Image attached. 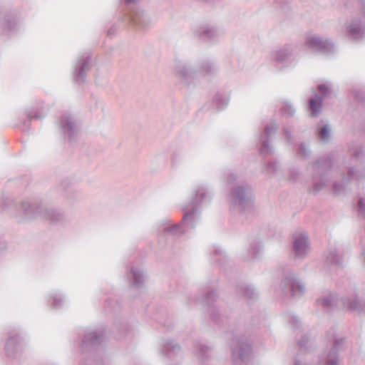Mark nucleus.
Instances as JSON below:
<instances>
[{
    "mask_svg": "<svg viewBox=\"0 0 365 365\" xmlns=\"http://www.w3.org/2000/svg\"><path fill=\"white\" fill-rule=\"evenodd\" d=\"M13 206L14 202L9 198H5L4 195L0 193V213L9 211L10 207Z\"/></svg>",
    "mask_w": 365,
    "mask_h": 365,
    "instance_id": "nucleus-40",
    "label": "nucleus"
},
{
    "mask_svg": "<svg viewBox=\"0 0 365 365\" xmlns=\"http://www.w3.org/2000/svg\"><path fill=\"white\" fill-rule=\"evenodd\" d=\"M272 59L274 66L287 68L296 62L295 47L286 44L272 52Z\"/></svg>",
    "mask_w": 365,
    "mask_h": 365,
    "instance_id": "nucleus-13",
    "label": "nucleus"
},
{
    "mask_svg": "<svg viewBox=\"0 0 365 365\" xmlns=\"http://www.w3.org/2000/svg\"><path fill=\"white\" fill-rule=\"evenodd\" d=\"M345 338L336 334L334 329L326 334L327 348L319 356L318 365H339V353L343 349Z\"/></svg>",
    "mask_w": 365,
    "mask_h": 365,
    "instance_id": "nucleus-8",
    "label": "nucleus"
},
{
    "mask_svg": "<svg viewBox=\"0 0 365 365\" xmlns=\"http://www.w3.org/2000/svg\"><path fill=\"white\" fill-rule=\"evenodd\" d=\"M361 255H362V260L365 263V246L362 249Z\"/></svg>",
    "mask_w": 365,
    "mask_h": 365,
    "instance_id": "nucleus-56",
    "label": "nucleus"
},
{
    "mask_svg": "<svg viewBox=\"0 0 365 365\" xmlns=\"http://www.w3.org/2000/svg\"><path fill=\"white\" fill-rule=\"evenodd\" d=\"M289 323L294 329H298L301 327V322L298 317L294 314L290 316Z\"/></svg>",
    "mask_w": 365,
    "mask_h": 365,
    "instance_id": "nucleus-48",
    "label": "nucleus"
},
{
    "mask_svg": "<svg viewBox=\"0 0 365 365\" xmlns=\"http://www.w3.org/2000/svg\"><path fill=\"white\" fill-rule=\"evenodd\" d=\"M48 307L52 309L58 310L63 307L66 302L65 294L60 290H52L46 297Z\"/></svg>",
    "mask_w": 365,
    "mask_h": 365,
    "instance_id": "nucleus-29",
    "label": "nucleus"
},
{
    "mask_svg": "<svg viewBox=\"0 0 365 365\" xmlns=\"http://www.w3.org/2000/svg\"><path fill=\"white\" fill-rule=\"evenodd\" d=\"M283 133L287 140V142L292 148V150L295 151L296 154L302 158L307 159L310 157L312 151L304 142H302L297 147L294 136L292 135V130L287 128H283Z\"/></svg>",
    "mask_w": 365,
    "mask_h": 365,
    "instance_id": "nucleus-23",
    "label": "nucleus"
},
{
    "mask_svg": "<svg viewBox=\"0 0 365 365\" xmlns=\"http://www.w3.org/2000/svg\"><path fill=\"white\" fill-rule=\"evenodd\" d=\"M234 365H247L252 357V347L247 339L238 329H229L225 334Z\"/></svg>",
    "mask_w": 365,
    "mask_h": 365,
    "instance_id": "nucleus-5",
    "label": "nucleus"
},
{
    "mask_svg": "<svg viewBox=\"0 0 365 365\" xmlns=\"http://www.w3.org/2000/svg\"><path fill=\"white\" fill-rule=\"evenodd\" d=\"M114 327L118 329L119 333L124 334L128 330V324L123 322L121 319H116L114 322Z\"/></svg>",
    "mask_w": 365,
    "mask_h": 365,
    "instance_id": "nucleus-42",
    "label": "nucleus"
},
{
    "mask_svg": "<svg viewBox=\"0 0 365 365\" xmlns=\"http://www.w3.org/2000/svg\"><path fill=\"white\" fill-rule=\"evenodd\" d=\"M155 161L160 167H165L168 163V155L165 153L159 154L155 157Z\"/></svg>",
    "mask_w": 365,
    "mask_h": 365,
    "instance_id": "nucleus-46",
    "label": "nucleus"
},
{
    "mask_svg": "<svg viewBox=\"0 0 365 365\" xmlns=\"http://www.w3.org/2000/svg\"><path fill=\"white\" fill-rule=\"evenodd\" d=\"M229 98L228 93L217 92L214 96L213 104L219 111L222 110L227 106Z\"/></svg>",
    "mask_w": 365,
    "mask_h": 365,
    "instance_id": "nucleus-37",
    "label": "nucleus"
},
{
    "mask_svg": "<svg viewBox=\"0 0 365 365\" xmlns=\"http://www.w3.org/2000/svg\"><path fill=\"white\" fill-rule=\"evenodd\" d=\"M282 115L286 118H292L296 113V109L290 102H285L281 108Z\"/></svg>",
    "mask_w": 365,
    "mask_h": 365,
    "instance_id": "nucleus-39",
    "label": "nucleus"
},
{
    "mask_svg": "<svg viewBox=\"0 0 365 365\" xmlns=\"http://www.w3.org/2000/svg\"><path fill=\"white\" fill-rule=\"evenodd\" d=\"M306 43L308 47L317 52L329 54L334 51V44L328 38H322L319 36H310L307 38Z\"/></svg>",
    "mask_w": 365,
    "mask_h": 365,
    "instance_id": "nucleus-20",
    "label": "nucleus"
},
{
    "mask_svg": "<svg viewBox=\"0 0 365 365\" xmlns=\"http://www.w3.org/2000/svg\"><path fill=\"white\" fill-rule=\"evenodd\" d=\"M139 0H120L126 6V11L119 19V21L125 26H131L135 29L146 31L151 25L152 21L147 13L133 5Z\"/></svg>",
    "mask_w": 365,
    "mask_h": 365,
    "instance_id": "nucleus-7",
    "label": "nucleus"
},
{
    "mask_svg": "<svg viewBox=\"0 0 365 365\" xmlns=\"http://www.w3.org/2000/svg\"><path fill=\"white\" fill-rule=\"evenodd\" d=\"M360 5H361V11L365 17V0H360Z\"/></svg>",
    "mask_w": 365,
    "mask_h": 365,
    "instance_id": "nucleus-51",
    "label": "nucleus"
},
{
    "mask_svg": "<svg viewBox=\"0 0 365 365\" xmlns=\"http://www.w3.org/2000/svg\"><path fill=\"white\" fill-rule=\"evenodd\" d=\"M218 298V294L215 290H210L205 293L201 299V303L204 307L209 309L211 319L218 325L225 323L228 319V316L222 314V311L217 307H214V303Z\"/></svg>",
    "mask_w": 365,
    "mask_h": 365,
    "instance_id": "nucleus-11",
    "label": "nucleus"
},
{
    "mask_svg": "<svg viewBox=\"0 0 365 365\" xmlns=\"http://www.w3.org/2000/svg\"><path fill=\"white\" fill-rule=\"evenodd\" d=\"M217 69L215 63L210 59H202L199 62L197 74L207 75L214 73Z\"/></svg>",
    "mask_w": 365,
    "mask_h": 365,
    "instance_id": "nucleus-36",
    "label": "nucleus"
},
{
    "mask_svg": "<svg viewBox=\"0 0 365 365\" xmlns=\"http://www.w3.org/2000/svg\"><path fill=\"white\" fill-rule=\"evenodd\" d=\"M277 170V163L276 162L268 163L264 168V171L269 175L274 174Z\"/></svg>",
    "mask_w": 365,
    "mask_h": 365,
    "instance_id": "nucleus-47",
    "label": "nucleus"
},
{
    "mask_svg": "<svg viewBox=\"0 0 365 365\" xmlns=\"http://www.w3.org/2000/svg\"><path fill=\"white\" fill-rule=\"evenodd\" d=\"M195 34L201 41L216 43L225 36V32L214 25L202 24L195 29Z\"/></svg>",
    "mask_w": 365,
    "mask_h": 365,
    "instance_id": "nucleus-14",
    "label": "nucleus"
},
{
    "mask_svg": "<svg viewBox=\"0 0 365 365\" xmlns=\"http://www.w3.org/2000/svg\"><path fill=\"white\" fill-rule=\"evenodd\" d=\"M58 128L61 135L70 143L77 140L79 125L76 118L69 113L62 114L58 120Z\"/></svg>",
    "mask_w": 365,
    "mask_h": 365,
    "instance_id": "nucleus-10",
    "label": "nucleus"
},
{
    "mask_svg": "<svg viewBox=\"0 0 365 365\" xmlns=\"http://www.w3.org/2000/svg\"><path fill=\"white\" fill-rule=\"evenodd\" d=\"M348 177L343 176L341 181H335L333 185V193L334 195H339L345 192L346 186L351 179L360 180L362 175L354 167H348Z\"/></svg>",
    "mask_w": 365,
    "mask_h": 365,
    "instance_id": "nucleus-25",
    "label": "nucleus"
},
{
    "mask_svg": "<svg viewBox=\"0 0 365 365\" xmlns=\"http://www.w3.org/2000/svg\"><path fill=\"white\" fill-rule=\"evenodd\" d=\"M177 154L176 153H174L173 154V156H172V162L173 164H175L177 163Z\"/></svg>",
    "mask_w": 365,
    "mask_h": 365,
    "instance_id": "nucleus-55",
    "label": "nucleus"
},
{
    "mask_svg": "<svg viewBox=\"0 0 365 365\" xmlns=\"http://www.w3.org/2000/svg\"><path fill=\"white\" fill-rule=\"evenodd\" d=\"M345 35L349 39L355 41L365 38V21L361 17H352L346 21Z\"/></svg>",
    "mask_w": 365,
    "mask_h": 365,
    "instance_id": "nucleus-18",
    "label": "nucleus"
},
{
    "mask_svg": "<svg viewBox=\"0 0 365 365\" xmlns=\"http://www.w3.org/2000/svg\"><path fill=\"white\" fill-rule=\"evenodd\" d=\"M91 53L86 51L76 60L73 71V79L78 84L86 82V71L91 68Z\"/></svg>",
    "mask_w": 365,
    "mask_h": 365,
    "instance_id": "nucleus-19",
    "label": "nucleus"
},
{
    "mask_svg": "<svg viewBox=\"0 0 365 365\" xmlns=\"http://www.w3.org/2000/svg\"><path fill=\"white\" fill-rule=\"evenodd\" d=\"M25 115H26L27 118L21 122V125H18V126L22 125L29 127L31 120L42 119L43 117H45L46 113L44 112L43 103L41 101H36L34 105L26 108L25 109Z\"/></svg>",
    "mask_w": 365,
    "mask_h": 365,
    "instance_id": "nucleus-24",
    "label": "nucleus"
},
{
    "mask_svg": "<svg viewBox=\"0 0 365 365\" xmlns=\"http://www.w3.org/2000/svg\"><path fill=\"white\" fill-rule=\"evenodd\" d=\"M318 91L320 93H314V96L309 100V108L312 110V115L316 118L322 112L323 100L332 93V86L330 83H324L319 85Z\"/></svg>",
    "mask_w": 365,
    "mask_h": 365,
    "instance_id": "nucleus-15",
    "label": "nucleus"
},
{
    "mask_svg": "<svg viewBox=\"0 0 365 365\" xmlns=\"http://www.w3.org/2000/svg\"><path fill=\"white\" fill-rule=\"evenodd\" d=\"M237 294L247 300L248 303L255 302L259 297V293L254 285L242 283L236 287Z\"/></svg>",
    "mask_w": 365,
    "mask_h": 365,
    "instance_id": "nucleus-30",
    "label": "nucleus"
},
{
    "mask_svg": "<svg viewBox=\"0 0 365 365\" xmlns=\"http://www.w3.org/2000/svg\"><path fill=\"white\" fill-rule=\"evenodd\" d=\"M6 335L7 339L4 345L6 355L9 359H16L24 352L26 342L18 329H8Z\"/></svg>",
    "mask_w": 365,
    "mask_h": 365,
    "instance_id": "nucleus-9",
    "label": "nucleus"
},
{
    "mask_svg": "<svg viewBox=\"0 0 365 365\" xmlns=\"http://www.w3.org/2000/svg\"><path fill=\"white\" fill-rule=\"evenodd\" d=\"M211 351V346L201 342H197L194 345V354L202 364H205L209 360Z\"/></svg>",
    "mask_w": 365,
    "mask_h": 365,
    "instance_id": "nucleus-33",
    "label": "nucleus"
},
{
    "mask_svg": "<svg viewBox=\"0 0 365 365\" xmlns=\"http://www.w3.org/2000/svg\"><path fill=\"white\" fill-rule=\"evenodd\" d=\"M212 198V192L209 188L201 185L195 190L194 195L182 207L184 212L180 223H172L170 220L162 222V231L168 236L178 237L189 230H194L198 222L200 207L208 204Z\"/></svg>",
    "mask_w": 365,
    "mask_h": 365,
    "instance_id": "nucleus-1",
    "label": "nucleus"
},
{
    "mask_svg": "<svg viewBox=\"0 0 365 365\" xmlns=\"http://www.w3.org/2000/svg\"><path fill=\"white\" fill-rule=\"evenodd\" d=\"M68 181H69V180H68V179H66V180H64L62 182V186H63L65 189H66V188L68 187Z\"/></svg>",
    "mask_w": 365,
    "mask_h": 365,
    "instance_id": "nucleus-54",
    "label": "nucleus"
},
{
    "mask_svg": "<svg viewBox=\"0 0 365 365\" xmlns=\"http://www.w3.org/2000/svg\"><path fill=\"white\" fill-rule=\"evenodd\" d=\"M292 239L293 258L295 260H303L308 256L309 250L308 235L306 232L294 233Z\"/></svg>",
    "mask_w": 365,
    "mask_h": 365,
    "instance_id": "nucleus-17",
    "label": "nucleus"
},
{
    "mask_svg": "<svg viewBox=\"0 0 365 365\" xmlns=\"http://www.w3.org/2000/svg\"><path fill=\"white\" fill-rule=\"evenodd\" d=\"M317 302L326 307H330L334 304L335 299L333 295L329 294L327 296L318 299Z\"/></svg>",
    "mask_w": 365,
    "mask_h": 365,
    "instance_id": "nucleus-41",
    "label": "nucleus"
},
{
    "mask_svg": "<svg viewBox=\"0 0 365 365\" xmlns=\"http://www.w3.org/2000/svg\"><path fill=\"white\" fill-rule=\"evenodd\" d=\"M299 177V171L297 168H292L289 169V180L290 181H295L297 180Z\"/></svg>",
    "mask_w": 365,
    "mask_h": 365,
    "instance_id": "nucleus-49",
    "label": "nucleus"
},
{
    "mask_svg": "<svg viewBox=\"0 0 365 365\" xmlns=\"http://www.w3.org/2000/svg\"><path fill=\"white\" fill-rule=\"evenodd\" d=\"M131 288L140 289L147 278L144 269L140 266H131L128 274Z\"/></svg>",
    "mask_w": 365,
    "mask_h": 365,
    "instance_id": "nucleus-27",
    "label": "nucleus"
},
{
    "mask_svg": "<svg viewBox=\"0 0 365 365\" xmlns=\"http://www.w3.org/2000/svg\"><path fill=\"white\" fill-rule=\"evenodd\" d=\"M316 135L323 143H328L331 139V127L327 120H321L317 125Z\"/></svg>",
    "mask_w": 365,
    "mask_h": 365,
    "instance_id": "nucleus-32",
    "label": "nucleus"
},
{
    "mask_svg": "<svg viewBox=\"0 0 365 365\" xmlns=\"http://www.w3.org/2000/svg\"><path fill=\"white\" fill-rule=\"evenodd\" d=\"M344 307L351 312H356L359 315L365 314V301L361 302L356 294L342 298Z\"/></svg>",
    "mask_w": 365,
    "mask_h": 365,
    "instance_id": "nucleus-28",
    "label": "nucleus"
},
{
    "mask_svg": "<svg viewBox=\"0 0 365 365\" xmlns=\"http://www.w3.org/2000/svg\"><path fill=\"white\" fill-rule=\"evenodd\" d=\"M277 130L278 125L273 122L266 125L264 132L259 133L258 136V141L261 145L259 153L264 157L274 154V149L269 145V143L275 136Z\"/></svg>",
    "mask_w": 365,
    "mask_h": 365,
    "instance_id": "nucleus-16",
    "label": "nucleus"
},
{
    "mask_svg": "<svg viewBox=\"0 0 365 365\" xmlns=\"http://www.w3.org/2000/svg\"><path fill=\"white\" fill-rule=\"evenodd\" d=\"M354 98L361 103H365V92L360 89H354L352 91Z\"/></svg>",
    "mask_w": 365,
    "mask_h": 365,
    "instance_id": "nucleus-45",
    "label": "nucleus"
},
{
    "mask_svg": "<svg viewBox=\"0 0 365 365\" xmlns=\"http://www.w3.org/2000/svg\"><path fill=\"white\" fill-rule=\"evenodd\" d=\"M7 249V243L0 237V253Z\"/></svg>",
    "mask_w": 365,
    "mask_h": 365,
    "instance_id": "nucleus-50",
    "label": "nucleus"
},
{
    "mask_svg": "<svg viewBox=\"0 0 365 365\" xmlns=\"http://www.w3.org/2000/svg\"><path fill=\"white\" fill-rule=\"evenodd\" d=\"M210 261L212 264L224 266L227 262L226 252L220 246L213 245L208 249Z\"/></svg>",
    "mask_w": 365,
    "mask_h": 365,
    "instance_id": "nucleus-31",
    "label": "nucleus"
},
{
    "mask_svg": "<svg viewBox=\"0 0 365 365\" xmlns=\"http://www.w3.org/2000/svg\"><path fill=\"white\" fill-rule=\"evenodd\" d=\"M309 336L304 334L302 339L297 341V344L301 350L307 351L308 349Z\"/></svg>",
    "mask_w": 365,
    "mask_h": 365,
    "instance_id": "nucleus-44",
    "label": "nucleus"
},
{
    "mask_svg": "<svg viewBox=\"0 0 365 365\" xmlns=\"http://www.w3.org/2000/svg\"><path fill=\"white\" fill-rule=\"evenodd\" d=\"M325 264L327 267H335L338 268L342 267L341 257L336 248L329 249L325 257Z\"/></svg>",
    "mask_w": 365,
    "mask_h": 365,
    "instance_id": "nucleus-34",
    "label": "nucleus"
},
{
    "mask_svg": "<svg viewBox=\"0 0 365 365\" xmlns=\"http://www.w3.org/2000/svg\"><path fill=\"white\" fill-rule=\"evenodd\" d=\"M19 29L17 12L16 11L6 13L0 18V31L2 34L11 36Z\"/></svg>",
    "mask_w": 365,
    "mask_h": 365,
    "instance_id": "nucleus-21",
    "label": "nucleus"
},
{
    "mask_svg": "<svg viewBox=\"0 0 365 365\" xmlns=\"http://www.w3.org/2000/svg\"><path fill=\"white\" fill-rule=\"evenodd\" d=\"M334 156L332 154H327L318 158L312 163V186L308 191L313 195L318 194L327 185L329 180V173L332 168Z\"/></svg>",
    "mask_w": 365,
    "mask_h": 365,
    "instance_id": "nucleus-6",
    "label": "nucleus"
},
{
    "mask_svg": "<svg viewBox=\"0 0 365 365\" xmlns=\"http://www.w3.org/2000/svg\"><path fill=\"white\" fill-rule=\"evenodd\" d=\"M173 70L176 76L182 81H188L197 76V71L187 61L176 59L173 65Z\"/></svg>",
    "mask_w": 365,
    "mask_h": 365,
    "instance_id": "nucleus-22",
    "label": "nucleus"
},
{
    "mask_svg": "<svg viewBox=\"0 0 365 365\" xmlns=\"http://www.w3.org/2000/svg\"><path fill=\"white\" fill-rule=\"evenodd\" d=\"M356 210L359 217L365 219V197H359L356 205Z\"/></svg>",
    "mask_w": 365,
    "mask_h": 365,
    "instance_id": "nucleus-43",
    "label": "nucleus"
},
{
    "mask_svg": "<svg viewBox=\"0 0 365 365\" xmlns=\"http://www.w3.org/2000/svg\"><path fill=\"white\" fill-rule=\"evenodd\" d=\"M159 351L168 359L173 360L181 354V347L173 340L162 339L159 344Z\"/></svg>",
    "mask_w": 365,
    "mask_h": 365,
    "instance_id": "nucleus-26",
    "label": "nucleus"
},
{
    "mask_svg": "<svg viewBox=\"0 0 365 365\" xmlns=\"http://www.w3.org/2000/svg\"><path fill=\"white\" fill-rule=\"evenodd\" d=\"M13 216L19 222H24L36 217L41 216L53 223H57L64 220V215L53 207H45L42 204L37 205L29 201H22L16 208Z\"/></svg>",
    "mask_w": 365,
    "mask_h": 365,
    "instance_id": "nucleus-4",
    "label": "nucleus"
},
{
    "mask_svg": "<svg viewBox=\"0 0 365 365\" xmlns=\"http://www.w3.org/2000/svg\"><path fill=\"white\" fill-rule=\"evenodd\" d=\"M116 29H116V26H115V25H113V26H112V27L108 30V34L109 36H113V35L115 34V32Z\"/></svg>",
    "mask_w": 365,
    "mask_h": 365,
    "instance_id": "nucleus-52",
    "label": "nucleus"
},
{
    "mask_svg": "<svg viewBox=\"0 0 365 365\" xmlns=\"http://www.w3.org/2000/svg\"><path fill=\"white\" fill-rule=\"evenodd\" d=\"M349 153L353 158L359 159L363 155L362 146L357 143H352L349 145Z\"/></svg>",
    "mask_w": 365,
    "mask_h": 365,
    "instance_id": "nucleus-38",
    "label": "nucleus"
},
{
    "mask_svg": "<svg viewBox=\"0 0 365 365\" xmlns=\"http://www.w3.org/2000/svg\"><path fill=\"white\" fill-rule=\"evenodd\" d=\"M280 287L282 292L287 297L302 296L306 287L294 273H287L281 281Z\"/></svg>",
    "mask_w": 365,
    "mask_h": 365,
    "instance_id": "nucleus-12",
    "label": "nucleus"
},
{
    "mask_svg": "<svg viewBox=\"0 0 365 365\" xmlns=\"http://www.w3.org/2000/svg\"><path fill=\"white\" fill-rule=\"evenodd\" d=\"M263 249V245L259 239H254L250 242L248 249L247 255L245 257L246 260H252L257 258L260 255Z\"/></svg>",
    "mask_w": 365,
    "mask_h": 365,
    "instance_id": "nucleus-35",
    "label": "nucleus"
},
{
    "mask_svg": "<svg viewBox=\"0 0 365 365\" xmlns=\"http://www.w3.org/2000/svg\"><path fill=\"white\" fill-rule=\"evenodd\" d=\"M105 336L104 329L97 331L86 330L81 343L83 355L81 365H104L102 354L104 352L102 342Z\"/></svg>",
    "mask_w": 365,
    "mask_h": 365,
    "instance_id": "nucleus-3",
    "label": "nucleus"
},
{
    "mask_svg": "<svg viewBox=\"0 0 365 365\" xmlns=\"http://www.w3.org/2000/svg\"><path fill=\"white\" fill-rule=\"evenodd\" d=\"M226 183L230 209L241 214L251 212L255 202L253 187L247 182H238V175L234 173L227 174Z\"/></svg>",
    "mask_w": 365,
    "mask_h": 365,
    "instance_id": "nucleus-2",
    "label": "nucleus"
},
{
    "mask_svg": "<svg viewBox=\"0 0 365 365\" xmlns=\"http://www.w3.org/2000/svg\"><path fill=\"white\" fill-rule=\"evenodd\" d=\"M294 365H307V363L303 362L299 359H296L294 361Z\"/></svg>",
    "mask_w": 365,
    "mask_h": 365,
    "instance_id": "nucleus-53",
    "label": "nucleus"
}]
</instances>
